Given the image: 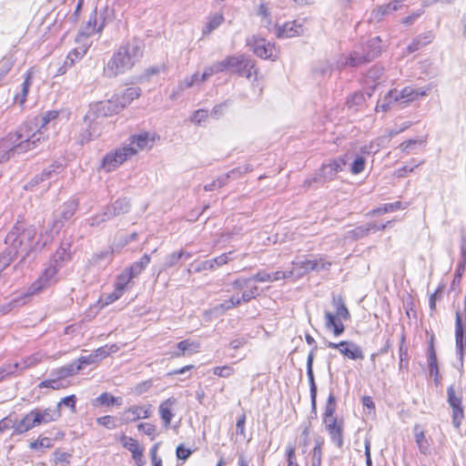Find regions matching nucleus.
I'll return each instance as SVG.
<instances>
[{
    "label": "nucleus",
    "instance_id": "obj_1",
    "mask_svg": "<svg viewBox=\"0 0 466 466\" xmlns=\"http://www.w3.org/2000/svg\"><path fill=\"white\" fill-rule=\"evenodd\" d=\"M41 240H35L36 228L34 226L25 227L22 223H16L8 232L5 238L6 248L3 253H7L11 258V261L19 258L17 265L23 264L31 253L42 250L47 244L50 238L46 237Z\"/></svg>",
    "mask_w": 466,
    "mask_h": 466
},
{
    "label": "nucleus",
    "instance_id": "obj_2",
    "mask_svg": "<svg viewBox=\"0 0 466 466\" xmlns=\"http://www.w3.org/2000/svg\"><path fill=\"white\" fill-rule=\"evenodd\" d=\"M38 137V134H33L31 123L25 122L16 130L6 134L0 139V163L38 148L41 146Z\"/></svg>",
    "mask_w": 466,
    "mask_h": 466
},
{
    "label": "nucleus",
    "instance_id": "obj_3",
    "mask_svg": "<svg viewBox=\"0 0 466 466\" xmlns=\"http://www.w3.org/2000/svg\"><path fill=\"white\" fill-rule=\"evenodd\" d=\"M144 54V44L137 38H133L121 45L113 54L103 69V76L115 78L130 71L141 59Z\"/></svg>",
    "mask_w": 466,
    "mask_h": 466
},
{
    "label": "nucleus",
    "instance_id": "obj_4",
    "mask_svg": "<svg viewBox=\"0 0 466 466\" xmlns=\"http://www.w3.org/2000/svg\"><path fill=\"white\" fill-rule=\"evenodd\" d=\"M431 89L430 86L424 87L409 86H405L400 91L397 89L390 90L380 104L377 106V108L380 107L382 111H387L395 102L400 101L405 104L414 102L420 97L428 96Z\"/></svg>",
    "mask_w": 466,
    "mask_h": 466
},
{
    "label": "nucleus",
    "instance_id": "obj_5",
    "mask_svg": "<svg viewBox=\"0 0 466 466\" xmlns=\"http://www.w3.org/2000/svg\"><path fill=\"white\" fill-rule=\"evenodd\" d=\"M141 89L137 86L127 87L122 94L115 95L111 99L100 103L101 110L105 115L117 114L131 102L139 97Z\"/></svg>",
    "mask_w": 466,
    "mask_h": 466
},
{
    "label": "nucleus",
    "instance_id": "obj_6",
    "mask_svg": "<svg viewBox=\"0 0 466 466\" xmlns=\"http://www.w3.org/2000/svg\"><path fill=\"white\" fill-rule=\"evenodd\" d=\"M225 60L227 71L231 74H237L248 79L253 75L257 76L258 69L255 67V62L246 55L228 56Z\"/></svg>",
    "mask_w": 466,
    "mask_h": 466
},
{
    "label": "nucleus",
    "instance_id": "obj_7",
    "mask_svg": "<svg viewBox=\"0 0 466 466\" xmlns=\"http://www.w3.org/2000/svg\"><path fill=\"white\" fill-rule=\"evenodd\" d=\"M58 114V111L50 110L46 112L42 116H35L33 119L25 121V123H31L33 134L39 135L38 137L41 138V146L45 144L47 140V136L45 135L46 132L50 127H56Z\"/></svg>",
    "mask_w": 466,
    "mask_h": 466
},
{
    "label": "nucleus",
    "instance_id": "obj_8",
    "mask_svg": "<svg viewBox=\"0 0 466 466\" xmlns=\"http://www.w3.org/2000/svg\"><path fill=\"white\" fill-rule=\"evenodd\" d=\"M135 155L136 151L132 148H126L125 146L118 147L103 157L99 169L109 173Z\"/></svg>",
    "mask_w": 466,
    "mask_h": 466
},
{
    "label": "nucleus",
    "instance_id": "obj_9",
    "mask_svg": "<svg viewBox=\"0 0 466 466\" xmlns=\"http://www.w3.org/2000/svg\"><path fill=\"white\" fill-rule=\"evenodd\" d=\"M247 46L252 49L257 56L262 59L275 61L279 57L275 44L267 41L265 38L253 35L247 39Z\"/></svg>",
    "mask_w": 466,
    "mask_h": 466
},
{
    "label": "nucleus",
    "instance_id": "obj_10",
    "mask_svg": "<svg viewBox=\"0 0 466 466\" xmlns=\"http://www.w3.org/2000/svg\"><path fill=\"white\" fill-rule=\"evenodd\" d=\"M59 268L53 263L45 268L41 276L29 288L28 295H34L58 281Z\"/></svg>",
    "mask_w": 466,
    "mask_h": 466
},
{
    "label": "nucleus",
    "instance_id": "obj_11",
    "mask_svg": "<svg viewBox=\"0 0 466 466\" xmlns=\"http://www.w3.org/2000/svg\"><path fill=\"white\" fill-rule=\"evenodd\" d=\"M380 42V39L379 36L371 38L368 44L370 50L365 52V54L354 51L347 60L346 65L350 66H360L374 59L380 53V47L379 46Z\"/></svg>",
    "mask_w": 466,
    "mask_h": 466
},
{
    "label": "nucleus",
    "instance_id": "obj_12",
    "mask_svg": "<svg viewBox=\"0 0 466 466\" xmlns=\"http://www.w3.org/2000/svg\"><path fill=\"white\" fill-rule=\"evenodd\" d=\"M448 403L452 410V423L455 428H460L464 418L461 394H456L453 385L447 389Z\"/></svg>",
    "mask_w": 466,
    "mask_h": 466
},
{
    "label": "nucleus",
    "instance_id": "obj_13",
    "mask_svg": "<svg viewBox=\"0 0 466 466\" xmlns=\"http://www.w3.org/2000/svg\"><path fill=\"white\" fill-rule=\"evenodd\" d=\"M328 348L337 349L344 357L352 360H363L364 353L360 346L355 344L353 341L343 340L339 343L329 341L327 343Z\"/></svg>",
    "mask_w": 466,
    "mask_h": 466
},
{
    "label": "nucleus",
    "instance_id": "obj_14",
    "mask_svg": "<svg viewBox=\"0 0 466 466\" xmlns=\"http://www.w3.org/2000/svg\"><path fill=\"white\" fill-rule=\"evenodd\" d=\"M258 295V287L257 285L252 286L249 289L244 290L241 296H233L229 299L223 301L219 305H218L215 309L216 310H228L231 309L241 303H246L255 299Z\"/></svg>",
    "mask_w": 466,
    "mask_h": 466
},
{
    "label": "nucleus",
    "instance_id": "obj_15",
    "mask_svg": "<svg viewBox=\"0 0 466 466\" xmlns=\"http://www.w3.org/2000/svg\"><path fill=\"white\" fill-rule=\"evenodd\" d=\"M152 413L151 405H133L126 409L120 416L121 423L128 424L139 419H147Z\"/></svg>",
    "mask_w": 466,
    "mask_h": 466
},
{
    "label": "nucleus",
    "instance_id": "obj_16",
    "mask_svg": "<svg viewBox=\"0 0 466 466\" xmlns=\"http://www.w3.org/2000/svg\"><path fill=\"white\" fill-rule=\"evenodd\" d=\"M325 429L328 431L331 442L337 447L341 448L343 446V430L344 423L342 420H328L324 423Z\"/></svg>",
    "mask_w": 466,
    "mask_h": 466
},
{
    "label": "nucleus",
    "instance_id": "obj_17",
    "mask_svg": "<svg viewBox=\"0 0 466 466\" xmlns=\"http://www.w3.org/2000/svg\"><path fill=\"white\" fill-rule=\"evenodd\" d=\"M345 165L346 160L344 158H335L329 163L322 165L319 177H322L324 181L332 180L339 172L342 171Z\"/></svg>",
    "mask_w": 466,
    "mask_h": 466
},
{
    "label": "nucleus",
    "instance_id": "obj_18",
    "mask_svg": "<svg viewBox=\"0 0 466 466\" xmlns=\"http://www.w3.org/2000/svg\"><path fill=\"white\" fill-rule=\"evenodd\" d=\"M232 255L233 252L229 251L212 259L201 261L196 265L194 270L196 272H201L203 270H214L217 268L221 267L227 264L228 261L232 260Z\"/></svg>",
    "mask_w": 466,
    "mask_h": 466
},
{
    "label": "nucleus",
    "instance_id": "obj_19",
    "mask_svg": "<svg viewBox=\"0 0 466 466\" xmlns=\"http://www.w3.org/2000/svg\"><path fill=\"white\" fill-rule=\"evenodd\" d=\"M34 414V422L36 423V426H40L42 424H46L52 421L56 420L61 413L58 408H47V409H35L31 410Z\"/></svg>",
    "mask_w": 466,
    "mask_h": 466
},
{
    "label": "nucleus",
    "instance_id": "obj_20",
    "mask_svg": "<svg viewBox=\"0 0 466 466\" xmlns=\"http://www.w3.org/2000/svg\"><path fill=\"white\" fill-rule=\"evenodd\" d=\"M121 443L123 447L128 450L132 453V458L136 461L137 466H144V455L143 450L140 448L139 443L137 440L123 435L121 437Z\"/></svg>",
    "mask_w": 466,
    "mask_h": 466
},
{
    "label": "nucleus",
    "instance_id": "obj_21",
    "mask_svg": "<svg viewBox=\"0 0 466 466\" xmlns=\"http://www.w3.org/2000/svg\"><path fill=\"white\" fill-rule=\"evenodd\" d=\"M464 333L465 327L462 323V316L460 310H456L455 312V345L457 353L460 357V360L462 363L463 360V352H464Z\"/></svg>",
    "mask_w": 466,
    "mask_h": 466
},
{
    "label": "nucleus",
    "instance_id": "obj_22",
    "mask_svg": "<svg viewBox=\"0 0 466 466\" xmlns=\"http://www.w3.org/2000/svg\"><path fill=\"white\" fill-rule=\"evenodd\" d=\"M304 34V28L297 21L285 23L283 25L277 26L276 35L279 38L294 37Z\"/></svg>",
    "mask_w": 466,
    "mask_h": 466
},
{
    "label": "nucleus",
    "instance_id": "obj_23",
    "mask_svg": "<svg viewBox=\"0 0 466 466\" xmlns=\"http://www.w3.org/2000/svg\"><path fill=\"white\" fill-rule=\"evenodd\" d=\"M63 169V166L61 163L54 162L46 168H45L41 174L36 175L29 183L25 186V188L28 187H32L34 186L38 185L40 182L45 181L46 179H51L54 175L59 174Z\"/></svg>",
    "mask_w": 466,
    "mask_h": 466
},
{
    "label": "nucleus",
    "instance_id": "obj_24",
    "mask_svg": "<svg viewBox=\"0 0 466 466\" xmlns=\"http://www.w3.org/2000/svg\"><path fill=\"white\" fill-rule=\"evenodd\" d=\"M105 19L97 25V13L96 10H94L90 15L88 20L85 23V25L81 27L79 34L83 36H90L95 33L102 32L105 26Z\"/></svg>",
    "mask_w": 466,
    "mask_h": 466
},
{
    "label": "nucleus",
    "instance_id": "obj_25",
    "mask_svg": "<svg viewBox=\"0 0 466 466\" xmlns=\"http://www.w3.org/2000/svg\"><path fill=\"white\" fill-rule=\"evenodd\" d=\"M153 145L152 139L149 138L148 133H141L132 136L129 143L124 145L126 148H132L137 154L138 151L150 148Z\"/></svg>",
    "mask_w": 466,
    "mask_h": 466
},
{
    "label": "nucleus",
    "instance_id": "obj_26",
    "mask_svg": "<svg viewBox=\"0 0 466 466\" xmlns=\"http://www.w3.org/2000/svg\"><path fill=\"white\" fill-rule=\"evenodd\" d=\"M315 352H316V347L310 350V352L309 353L308 358H307V375H308L309 382L310 399H311V404H312L313 409H316V398H317V386L315 383L313 369H312Z\"/></svg>",
    "mask_w": 466,
    "mask_h": 466
},
{
    "label": "nucleus",
    "instance_id": "obj_27",
    "mask_svg": "<svg viewBox=\"0 0 466 466\" xmlns=\"http://www.w3.org/2000/svg\"><path fill=\"white\" fill-rule=\"evenodd\" d=\"M200 344L198 341L191 339H184L177 344V351L172 353V357L179 358L186 354L191 355L199 350Z\"/></svg>",
    "mask_w": 466,
    "mask_h": 466
},
{
    "label": "nucleus",
    "instance_id": "obj_28",
    "mask_svg": "<svg viewBox=\"0 0 466 466\" xmlns=\"http://www.w3.org/2000/svg\"><path fill=\"white\" fill-rule=\"evenodd\" d=\"M177 400L175 398H168L166 400L162 401L158 407V411L161 420H163L164 426L168 428L170 422L174 417V413L172 412V406L176 404Z\"/></svg>",
    "mask_w": 466,
    "mask_h": 466
},
{
    "label": "nucleus",
    "instance_id": "obj_29",
    "mask_svg": "<svg viewBox=\"0 0 466 466\" xmlns=\"http://www.w3.org/2000/svg\"><path fill=\"white\" fill-rule=\"evenodd\" d=\"M413 434L415 442L420 450V451L424 454L431 453V443L429 440L426 438L425 432L421 430L419 424H415L413 427Z\"/></svg>",
    "mask_w": 466,
    "mask_h": 466
},
{
    "label": "nucleus",
    "instance_id": "obj_30",
    "mask_svg": "<svg viewBox=\"0 0 466 466\" xmlns=\"http://www.w3.org/2000/svg\"><path fill=\"white\" fill-rule=\"evenodd\" d=\"M325 319L326 329L332 330L336 337L340 336L344 332L345 327L341 322V319H338L333 313L326 311Z\"/></svg>",
    "mask_w": 466,
    "mask_h": 466
},
{
    "label": "nucleus",
    "instance_id": "obj_31",
    "mask_svg": "<svg viewBox=\"0 0 466 466\" xmlns=\"http://www.w3.org/2000/svg\"><path fill=\"white\" fill-rule=\"evenodd\" d=\"M33 420L34 414L30 411L19 421H15L13 435L25 433L33 428L37 427L36 423L34 422Z\"/></svg>",
    "mask_w": 466,
    "mask_h": 466
},
{
    "label": "nucleus",
    "instance_id": "obj_32",
    "mask_svg": "<svg viewBox=\"0 0 466 466\" xmlns=\"http://www.w3.org/2000/svg\"><path fill=\"white\" fill-rule=\"evenodd\" d=\"M62 227L63 222L58 218H55L52 223H48L44 228V229L39 233V235L36 234L35 240H41V238H45V236L43 235H46V237L50 238L48 243L51 242L54 239L55 235H56L60 231Z\"/></svg>",
    "mask_w": 466,
    "mask_h": 466
},
{
    "label": "nucleus",
    "instance_id": "obj_33",
    "mask_svg": "<svg viewBox=\"0 0 466 466\" xmlns=\"http://www.w3.org/2000/svg\"><path fill=\"white\" fill-rule=\"evenodd\" d=\"M399 10L396 7V4H394L392 1L387 5H383L379 6L377 9L373 10L370 16V22H380L384 15H389L394 11Z\"/></svg>",
    "mask_w": 466,
    "mask_h": 466
},
{
    "label": "nucleus",
    "instance_id": "obj_34",
    "mask_svg": "<svg viewBox=\"0 0 466 466\" xmlns=\"http://www.w3.org/2000/svg\"><path fill=\"white\" fill-rule=\"evenodd\" d=\"M376 227L375 223H369L363 226L356 227L353 229H350L347 231L346 233V238L350 239H359L361 238H364L365 236L369 235V233L371 231V228H374Z\"/></svg>",
    "mask_w": 466,
    "mask_h": 466
},
{
    "label": "nucleus",
    "instance_id": "obj_35",
    "mask_svg": "<svg viewBox=\"0 0 466 466\" xmlns=\"http://www.w3.org/2000/svg\"><path fill=\"white\" fill-rule=\"evenodd\" d=\"M224 22L222 14H214L208 16V23L202 29L203 35H208Z\"/></svg>",
    "mask_w": 466,
    "mask_h": 466
},
{
    "label": "nucleus",
    "instance_id": "obj_36",
    "mask_svg": "<svg viewBox=\"0 0 466 466\" xmlns=\"http://www.w3.org/2000/svg\"><path fill=\"white\" fill-rule=\"evenodd\" d=\"M150 262V257L147 254L143 255L139 261L133 263L127 271L130 274V276L134 279L141 274V272L146 268V267Z\"/></svg>",
    "mask_w": 466,
    "mask_h": 466
},
{
    "label": "nucleus",
    "instance_id": "obj_37",
    "mask_svg": "<svg viewBox=\"0 0 466 466\" xmlns=\"http://www.w3.org/2000/svg\"><path fill=\"white\" fill-rule=\"evenodd\" d=\"M315 445L311 451V466H321L322 446L324 439L318 437L314 440Z\"/></svg>",
    "mask_w": 466,
    "mask_h": 466
},
{
    "label": "nucleus",
    "instance_id": "obj_38",
    "mask_svg": "<svg viewBox=\"0 0 466 466\" xmlns=\"http://www.w3.org/2000/svg\"><path fill=\"white\" fill-rule=\"evenodd\" d=\"M114 217L126 214L129 211L130 202L127 198H119L116 200L111 206H108Z\"/></svg>",
    "mask_w": 466,
    "mask_h": 466
},
{
    "label": "nucleus",
    "instance_id": "obj_39",
    "mask_svg": "<svg viewBox=\"0 0 466 466\" xmlns=\"http://www.w3.org/2000/svg\"><path fill=\"white\" fill-rule=\"evenodd\" d=\"M77 207L78 202L76 199L66 202L62 207L59 218L57 217L56 218L60 219L64 223L65 220H67L73 217Z\"/></svg>",
    "mask_w": 466,
    "mask_h": 466
},
{
    "label": "nucleus",
    "instance_id": "obj_40",
    "mask_svg": "<svg viewBox=\"0 0 466 466\" xmlns=\"http://www.w3.org/2000/svg\"><path fill=\"white\" fill-rule=\"evenodd\" d=\"M69 386L68 380H62L56 377H51L39 383V388H50L53 390L66 389Z\"/></svg>",
    "mask_w": 466,
    "mask_h": 466
},
{
    "label": "nucleus",
    "instance_id": "obj_41",
    "mask_svg": "<svg viewBox=\"0 0 466 466\" xmlns=\"http://www.w3.org/2000/svg\"><path fill=\"white\" fill-rule=\"evenodd\" d=\"M28 294H24L22 296L16 297L12 300L0 304V316L5 315L10 312L14 308L23 305L25 303V299L27 298Z\"/></svg>",
    "mask_w": 466,
    "mask_h": 466
},
{
    "label": "nucleus",
    "instance_id": "obj_42",
    "mask_svg": "<svg viewBox=\"0 0 466 466\" xmlns=\"http://www.w3.org/2000/svg\"><path fill=\"white\" fill-rule=\"evenodd\" d=\"M293 265L299 266L300 268H303L305 272H309L310 270H320L327 269L328 267L321 260H305L301 262H293Z\"/></svg>",
    "mask_w": 466,
    "mask_h": 466
},
{
    "label": "nucleus",
    "instance_id": "obj_43",
    "mask_svg": "<svg viewBox=\"0 0 466 466\" xmlns=\"http://www.w3.org/2000/svg\"><path fill=\"white\" fill-rule=\"evenodd\" d=\"M335 411H336V399H335V396L332 393H330L328 398L327 404L325 407V411L323 414V423L327 422L328 420H338V418L334 416Z\"/></svg>",
    "mask_w": 466,
    "mask_h": 466
},
{
    "label": "nucleus",
    "instance_id": "obj_44",
    "mask_svg": "<svg viewBox=\"0 0 466 466\" xmlns=\"http://www.w3.org/2000/svg\"><path fill=\"white\" fill-rule=\"evenodd\" d=\"M43 359H44L43 353H41V352L34 353L31 356L25 359L22 363L17 362L19 364L17 370H24L28 368H31V367L38 364L39 362H41Z\"/></svg>",
    "mask_w": 466,
    "mask_h": 466
},
{
    "label": "nucleus",
    "instance_id": "obj_45",
    "mask_svg": "<svg viewBox=\"0 0 466 466\" xmlns=\"http://www.w3.org/2000/svg\"><path fill=\"white\" fill-rule=\"evenodd\" d=\"M113 218H115V217L112 215L111 209L107 206L102 213L97 214L96 216H95L89 219V225L92 227H94V226L97 227L100 224L112 219Z\"/></svg>",
    "mask_w": 466,
    "mask_h": 466
},
{
    "label": "nucleus",
    "instance_id": "obj_46",
    "mask_svg": "<svg viewBox=\"0 0 466 466\" xmlns=\"http://www.w3.org/2000/svg\"><path fill=\"white\" fill-rule=\"evenodd\" d=\"M96 401L98 404L104 405V406H112V405L120 406L122 404L121 398H116L107 392H104V393L100 394L96 398Z\"/></svg>",
    "mask_w": 466,
    "mask_h": 466
},
{
    "label": "nucleus",
    "instance_id": "obj_47",
    "mask_svg": "<svg viewBox=\"0 0 466 466\" xmlns=\"http://www.w3.org/2000/svg\"><path fill=\"white\" fill-rule=\"evenodd\" d=\"M333 305L336 308V314H334L339 319H347L350 318V312L345 306L341 298L338 299H333Z\"/></svg>",
    "mask_w": 466,
    "mask_h": 466
},
{
    "label": "nucleus",
    "instance_id": "obj_48",
    "mask_svg": "<svg viewBox=\"0 0 466 466\" xmlns=\"http://www.w3.org/2000/svg\"><path fill=\"white\" fill-rule=\"evenodd\" d=\"M400 208H401V202L397 201V202H394V203L385 204L382 207L375 208V209H373L370 212V214L372 216L380 215V214H383V213H389V212L395 211V210H397V209H399Z\"/></svg>",
    "mask_w": 466,
    "mask_h": 466
},
{
    "label": "nucleus",
    "instance_id": "obj_49",
    "mask_svg": "<svg viewBox=\"0 0 466 466\" xmlns=\"http://www.w3.org/2000/svg\"><path fill=\"white\" fill-rule=\"evenodd\" d=\"M54 445L53 441L50 438L43 437L35 441H32L29 445L32 450L50 449Z\"/></svg>",
    "mask_w": 466,
    "mask_h": 466
},
{
    "label": "nucleus",
    "instance_id": "obj_50",
    "mask_svg": "<svg viewBox=\"0 0 466 466\" xmlns=\"http://www.w3.org/2000/svg\"><path fill=\"white\" fill-rule=\"evenodd\" d=\"M70 257L69 252L65 247H60L53 256L51 263L60 268V262L67 260Z\"/></svg>",
    "mask_w": 466,
    "mask_h": 466
},
{
    "label": "nucleus",
    "instance_id": "obj_51",
    "mask_svg": "<svg viewBox=\"0 0 466 466\" xmlns=\"http://www.w3.org/2000/svg\"><path fill=\"white\" fill-rule=\"evenodd\" d=\"M133 278L130 276V274L126 270L123 273H121L116 281L115 289L117 290L124 292L126 287L127 284L131 281Z\"/></svg>",
    "mask_w": 466,
    "mask_h": 466
},
{
    "label": "nucleus",
    "instance_id": "obj_52",
    "mask_svg": "<svg viewBox=\"0 0 466 466\" xmlns=\"http://www.w3.org/2000/svg\"><path fill=\"white\" fill-rule=\"evenodd\" d=\"M179 262H180V258H179V255L177 254V251L172 252L166 256L163 266H162V270H167L170 268H173V267L178 265Z\"/></svg>",
    "mask_w": 466,
    "mask_h": 466
},
{
    "label": "nucleus",
    "instance_id": "obj_53",
    "mask_svg": "<svg viewBox=\"0 0 466 466\" xmlns=\"http://www.w3.org/2000/svg\"><path fill=\"white\" fill-rule=\"evenodd\" d=\"M19 367L18 363H7L0 367V382L3 381L8 376L15 374Z\"/></svg>",
    "mask_w": 466,
    "mask_h": 466
},
{
    "label": "nucleus",
    "instance_id": "obj_54",
    "mask_svg": "<svg viewBox=\"0 0 466 466\" xmlns=\"http://www.w3.org/2000/svg\"><path fill=\"white\" fill-rule=\"evenodd\" d=\"M79 55L80 54L77 52V50L70 52L65 60L64 66L58 69L56 76H62L66 74V67L71 66L74 64L75 58H77Z\"/></svg>",
    "mask_w": 466,
    "mask_h": 466
},
{
    "label": "nucleus",
    "instance_id": "obj_55",
    "mask_svg": "<svg viewBox=\"0 0 466 466\" xmlns=\"http://www.w3.org/2000/svg\"><path fill=\"white\" fill-rule=\"evenodd\" d=\"M286 459L288 466H299L296 458V448L292 443H289L286 449Z\"/></svg>",
    "mask_w": 466,
    "mask_h": 466
},
{
    "label": "nucleus",
    "instance_id": "obj_56",
    "mask_svg": "<svg viewBox=\"0 0 466 466\" xmlns=\"http://www.w3.org/2000/svg\"><path fill=\"white\" fill-rule=\"evenodd\" d=\"M366 166V160L363 157H357L350 167V172L353 175L361 173Z\"/></svg>",
    "mask_w": 466,
    "mask_h": 466
},
{
    "label": "nucleus",
    "instance_id": "obj_57",
    "mask_svg": "<svg viewBox=\"0 0 466 466\" xmlns=\"http://www.w3.org/2000/svg\"><path fill=\"white\" fill-rule=\"evenodd\" d=\"M213 374L220 378H229L234 374V369L228 365L215 367L213 369Z\"/></svg>",
    "mask_w": 466,
    "mask_h": 466
},
{
    "label": "nucleus",
    "instance_id": "obj_58",
    "mask_svg": "<svg viewBox=\"0 0 466 466\" xmlns=\"http://www.w3.org/2000/svg\"><path fill=\"white\" fill-rule=\"evenodd\" d=\"M331 70L332 66L329 61L319 62V64L314 68L315 73L322 76L329 75Z\"/></svg>",
    "mask_w": 466,
    "mask_h": 466
},
{
    "label": "nucleus",
    "instance_id": "obj_59",
    "mask_svg": "<svg viewBox=\"0 0 466 466\" xmlns=\"http://www.w3.org/2000/svg\"><path fill=\"white\" fill-rule=\"evenodd\" d=\"M71 454L62 451H56L54 452V460L56 463L68 465L70 463Z\"/></svg>",
    "mask_w": 466,
    "mask_h": 466
},
{
    "label": "nucleus",
    "instance_id": "obj_60",
    "mask_svg": "<svg viewBox=\"0 0 466 466\" xmlns=\"http://www.w3.org/2000/svg\"><path fill=\"white\" fill-rule=\"evenodd\" d=\"M97 424L106 427V429L112 430L116 428L115 419L112 416L106 415L96 419Z\"/></svg>",
    "mask_w": 466,
    "mask_h": 466
},
{
    "label": "nucleus",
    "instance_id": "obj_61",
    "mask_svg": "<svg viewBox=\"0 0 466 466\" xmlns=\"http://www.w3.org/2000/svg\"><path fill=\"white\" fill-rule=\"evenodd\" d=\"M137 429L149 436L151 440L156 438V426L150 423H139Z\"/></svg>",
    "mask_w": 466,
    "mask_h": 466
},
{
    "label": "nucleus",
    "instance_id": "obj_62",
    "mask_svg": "<svg viewBox=\"0 0 466 466\" xmlns=\"http://www.w3.org/2000/svg\"><path fill=\"white\" fill-rule=\"evenodd\" d=\"M251 282H272V279L270 277V273L266 271H258L255 275L250 277Z\"/></svg>",
    "mask_w": 466,
    "mask_h": 466
},
{
    "label": "nucleus",
    "instance_id": "obj_63",
    "mask_svg": "<svg viewBox=\"0 0 466 466\" xmlns=\"http://www.w3.org/2000/svg\"><path fill=\"white\" fill-rule=\"evenodd\" d=\"M15 426V420L10 417H5L0 420V435L7 430L13 429Z\"/></svg>",
    "mask_w": 466,
    "mask_h": 466
},
{
    "label": "nucleus",
    "instance_id": "obj_64",
    "mask_svg": "<svg viewBox=\"0 0 466 466\" xmlns=\"http://www.w3.org/2000/svg\"><path fill=\"white\" fill-rule=\"evenodd\" d=\"M382 74L383 68L378 66H374L369 70L367 77L373 81H376L381 77Z\"/></svg>",
    "mask_w": 466,
    "mask_h": 466
}]
</instances>
